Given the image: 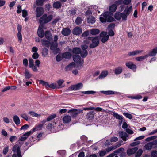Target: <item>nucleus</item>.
<instances>
[{
  "label": "nucleus",
  "mask_w": 157,
  "mask_h": 157,
  "mask_svg": "<svg viewBox=\"0 0 157 157\" xmlns=\"http://www.w3.org/2000/svg\"><path fill=\"white\" fill-rule=\"evenodd\" d=\"M72 33L74 35H79L82 33V29L80 27H76L73 29Z\"/></svg>",
  "instance_id": "14"
},
{
  "label": "nucleus",
  "mask_w": 157,
  "mask_h": 157,
  "mask_svg": "<svg viewBox=\"0 0 157 157\" xmlns=\"http://www.w3.org/2000/svg\"><path fill=\"white\" fill-rule=\"evenodd\" d=\"M12 151L14 153H17L18 157H21V154L20 148L18 145H15L13 147Z\"/></svg>",
  "instance_id": "9"
},
{
  "label": "nucleus",
  "mask_w": 157,
  "mask_h": 157,
  "mask_svg": "<svg viewBox=\"0 0 157 157\" xmlns=\"http://www.w3.org/2000/svg\"><path fill=\"white\" fill-rule=\"evenodd\" d=\"M119 136L124 141H126L127 140V137L128 136L127 134L122 131H120L118 132Z\"/></svg>",
  "instance_id": "12"
},
{
  "label": "nucleus",
  "mask_w": 157,
  "mask_h": 157,
  "mask_svg": "<svg viewBox=\"0 0 157 157\" xmlns=\"http://www.w3.org/2000/svg\"><path fill=\"white\" fill-rule=\"evenodd\" d=\"M72 56L71 54L69 52H66L62 54V57L63 58L69 59Z\"/></svg>",
  "instance_id": "28"
},
{
  "label": "nucleus",
  "mask_w": 157,
  "mask_h": 157,
  "mask_svg": "<svg viewBox=\"0 0 157 157\" xmlns=\"http://www.w3.org/2000/svg\"><path fill=\"white\" fill-rule=\"evenodd\" d=\"M52 18V15H50L47 16L46 14H45L40 17L39 21L40 23L46 24L50 22Z\"/></svg>",
  "instance_id": "3"
},
{
  "label": "nucleus",
  "mask_w": 157,
  "mask_h": 157,
  "mask_svg": "<svg viewBox=\"0 0 157 157\" xmlns=\"http://www.w3.org/2000/svg\"><path fill=\"white\" fill-rule=\"evenodd\" d=\"M111 13L107 11L105 12L103 15L100 17V20L102 23H105L106 22H111L114 21V18L111 16Z\"/></svg>",
  "instance_id": "2"
},
{
  "label": "nucleus",
  "mask_w": 157,
  "mask_h": 157,
  "mask_svg": "<svg viewBox=\"0 0 157 157\" xmlns=\"http://www.w3.org/2000/svg\"><path fill=\"white\" fill-rule=\"evenodd\" d=\"M75 63L72 62L65 67V69L67 71L71 70L75 66Z\"/></svg>",
  "instance_id": "25"
},
{
  "label": "nucleus",
  "mask_w": 157,
  "mask_h": 157,
  "mask_svg": "<svg viewBox=\"0 0 157 157\" xmlns=\"http://www.w3.org/2000/svg\"><path fill=\"white\" fill-rule=\"evenodd\" d=\"M153 146V145L151 142L146 144L144 146V147L146 150H149L152 149Z\"/></svg>",
  "instance_id": "38"
},
{
  "label": "nucleus",
  "mask_w": 157,
  "mask_h": 157,
  "mask_svg": "<svg viewBox=\"0 0 157 157\" xmlns=\"http://www.w3.org/2000/svg\"><path fill=\"white\" fill-rule=\"evenodd\" d=\"M23 81L24 83H25V84H23V85L24 86H25V85H26L27 86H28L29 84H32V82L31 81H26V79H23Z\"/></svg>",
  "instance_id": "59"
},
{
  "label": "nucleus",
  "mask_w": 157,
  "mask_h": 157,
  "mask_svg": "<svg viewBox=\"0 0 157 157\" xmlns=\"http://www.w3.org/2000/svg\"><path fill=\"white\" fill-rule=\"evenodd\" d=\"M122 68L121 67H119L115 68L114 70L115 74L116 75H118L122 73Z\"/></svg>",
  "instance_id": "31"
},
{
  "label": "nucleus",
  "mask_w": 157,
  "mask_h": 157,
  "mask_svg": "<svg viewBox=\"0 0 157 157\" xmlns=\"http://www.w3.org/2000/svg\"><path fill=\"white\" fill-rule=\"evenodd\" d=\"M137 147H135L131 149H128L127 151V154L128 155L130 156L136 152L138 150Z\"/></svg>",
  "instance_id": "16"
},
{
  "label": "nucleus",
  "mask_w": 157,
  "mask_h": 157,
  "mask_svg": "<svg viewBox=\"0 0 157 157\" xmlns=\"http://www.w3.org/2000/svg\"><path fill=\"white\" fill-rule=\"evenodd\" d=\"M46 121L45 120H43L42 122V123H42L36 126L35 127L31 130L30 131H32V133L34 132L35 131L41 130L44 125V124L43 123H45Z\"/></svg>",
  "instance_id": "10"
},
{
  "label": "nucleus",
  "mask_w": 157,
  "mask_h": 157,
  "mask_svg": "<svg viewBox=\"0 0 157 157\" xmlns=\"http://www.w3.org/2000/svg\"><path fill=\"white\" fill-rule=\"evenodd\" d=\"M100 36L102 38L101 39H108L109 35L107 33L105 32H102L100 34Z\"/></svg>",
  "instance_id": "26"
},
{
  "label": "nucleus",
  "mask_w": 157,
  "mask_h": 157,
  "mask_svg": "<svg viewBox=\"0 0 157 157\" xmlns=\"http://www.w3.org/2000/svg\"><path fill=\"white\" fill-rule=\"evenodd\" d=\"M22 16L23 17H26L28 15V12L26 10L23 9L22 10Z\"/></svg>",
  "instance_id": "56"
},
{
  "label": "nucleus",
  "mask_w": 157,
  "mask_h": 157,
  "mask_svg": "<svg viewBox=\"0 0 157 157\" xmlns=\"http://www.w3.org/2000/svg\"><path fill=\"white\" fill-rule=\"evenodd\" d=\"M71 120V117L69 115L64 116L63 118V121L64 123H68Z\"/></svg>",
  "instance_id": "23"
},
{
  "label": "nucleus",
  "mask_w": 157,
  "mask_h": 157,
  "mask_svg": "<svg viewBox=\"0 0 157 157\" xmlns=\"http://www.w3.org/2000/svg\"><path fill=\"white\" fill-rule=\"evenodd\" d=\"M157 53V48H155L153 49L149 53L148 55L150 56H155Z\"/></svg>",
  "instance_id": "34"
},
{
  "label": "nucleus",
  "mask_w": 157,
  "mask_h": 157,
  "mask_svg": "<svg viewBox=\"0 0 157 157\" xmlns=\"http://www.w3.org/2000/svg\"><path fill=\"white\" fill-rule=\"evenodd\" d=\"M89 33H90L89 30L86 31L82 34V36L83 37H87L89 35Z\"/></svg>",
  "instance_id": "57"
},
{
  "label": "nucleus",
  "mask_w": 157,
  "mask_h": 157,
  "mask_svg": "<svg viewBox=\"0 0 157 157\" xmlns=\"http://www.w3.org/2000/svg\"><path fill=\"white\" fill-rule=\"evenodd\" d=\"M132 9V6H130L128 8H126L123 12L121 13V18L123 20H127V16L129 15Z\"/></svg>",
  "instance_id": "4"
},
{
  "label": "nucleus",
  "mask_w": 157,
  "mask_h": 157,
  "mask_svg": "<svg viewBox=\"0 0 157 157\" xmlns=\"http://www.w3.org/2000/svg\"><path fill=\"white\" fill-rule=\"evenodd\" d=\"M57 40H41V42L43 45L49 47L53 51L54 54H56L59 52V49L57 48L58 44Z\"/></svg>",
  "instance_id": "1"
},
{
  "label": "nucleus",
  "mask_w": 157,
  "mask_h": 157,
  "mask_svg": "<svg viewBox=\"0 0 157 157\" xmlns=\"http://www.w3.org/2000/svg\"><path fill=\"white\" fill-rule=\"evenodd\" d=\"M91 42L90 43V48H93L97 46L99 43V40H91Z\"/></svg>",
  "instance_id": "15"
},
{
  "label": "nucleus",
  "mask_w": 157,
  "mask_h": 157,
  "mask_svg": "<svg viewBox=\"0 0 157 157\" xmlns=\"http://www.w3.org/2000/svg\"><path fill=\"white\" fill-rule=\"evenodd\" d=\"M126 65L128 68L131 69H135L136 68V66L131 62H128L126 63Z\"/></svg>",
  "instance_id": "19"
},
{
  "label": "nucleus",
  "mask_w": 157,
  "mask_h": 157,
  "mask_svg": "<svg viewBox=\"0 0 157 157\" xmlns=\"http://www.w3.org/2000/svg\"><path fill=\"white\" fill-rule=\"evenodd\" d=\"M44 36L46 39H52L53 36L51 32L49 30H47L45 32Z\"/></svg>",
  "instance_id": "18"
},
{
  "label": "nucleus",
  "mask_w": 157,
  "mask_h": 157,
  "mask_svg": "<svg viewBox=\"0 0 157 157\" xmlns=\"http://www.w3.org/2000/svg\"><path fill=\"white\" fill-rule=\"evenodd\" d=\"M151 157H157V151H152L151 154Z\"/></svg>",
  "instance_id": "64"
},
{
  "label": "nucleus",
  "mask_w": 157,
  "mask_h": 157,
  "mask_svg": "<svg viewBox=\"0 0 157 157\" xmlns=\"http://www.w3.org/2000/svg\"><path fill=\"white\" fill-rule=\"evenodd\" d=\"M94 111H90L87 113L86 116V118L90 120L94 117Z\"/></svg>",
  "instance_id": "32"
},
{
  "label": "nucleus",
  "mask_w": 157,
  "mask_h": 157,
  "mask_svg": "<svg viewBox=\"0 0 157 157\" xmlns=\"http://www.w3.org/2000/svg\"><path fill=\"white\" fill-rule=\"evenodd\" d=\"M106 151L105 150L101 151L99 152V156L101 157H102L104 156L106 154Z\"/></svg>",
  "instance_id": "62"
},
{
  "label": "nucleus",
  "mask_w": 157,
  "mask_h": 157,
  "mask_svg": "<svg viewBox=\"0 0 157 157\" xmlns=\"http://www.w3.org/2000/svg\"><path fill=\"white\" fill-rule=\"evenodd\" d=\"M45 0H36V4L38 6H42Z\"/></svg>",
  "instance_id": "43"
},
{
  "label": "nucleus",
  "mask_w": 157,
  "mask_h": 157,
  "mask_svg": "<svg viewBox=\"0 0 157 157\" xmlns=\"http://www.w3.org/2000/svg\"><path fill=\"white\" fill-rule=\"evenodd\" d=\"M28 113L30 114V115L33 117H38L40 116V115L38 114L33 111L29 112Z\"/></svg>",
  "instance_id": "46"
},
{
  "label": "nucleus",
  "mask_w": 157,
  "mask_h": 157,
  "mask_svg": "<svg viewBox=\"0 0 157 157\" xmlns=\"http://www.w3.org/2000/svg\"><path fill=\"white\" fill-rule=\"evenodd\" d=\"M82 20L81 17H78L75 21V23L77 25H79L81 24Z\"/></svg>",
  "instance_id": "49"
},
{
  "label": "nucleus",
  "mask_w": 157,
  "mask_h": 157,
  "mask_svg": "<svg viewBox=\"0 0 157 157\" xmlns=\"http://www.w3.org/2000/svg\"><path fill=\"white\" fill-rule=\"evenodd\" d=\"M39 82L40 84H41L45 86L46 88H47L48 87L49 84L48 82H45V81L42 80H40Z\"/></svg>",
  "instance_id": "51"
},
{
  "label": "nucleus",
  "mask_w": 157,
  "mask_h": 157,
  "mask_svg": "<svg viewBox=\"0 0 157 157\" xmlns=\"http://www.w3.org/2000/svg\"><path fill=\"white\" fill-rule=\"evenodd\" d=\"M37 34L38 36L40 37H43L44 35V33L43 29L40 27L38 28L37 30Z\"/></svg>",
  "instance_id": "21"
},
{
  "label": "nucleus",
  "mask_w": 157,
  "mask_h": 157,
  "mask_svg": "<svg viewBox=\"0 0 157 157\" xmlns=\"http://www.w3.org/2000/svg\"><path fill=\"white\" fill-rule=\"evenodd\" d=\"M87 21L89 23L93 24L95 22V18L93 16H90L87 18Z\"/></svg>",
  "instance_id": "33"
},
{
  "label": "nucleus",
  "mask_w": 157,
  "mask_h": 157,
  "mask_svg": "<svg viewBox=\"0 0 157 157\" xmlns=\"http://www.w3.org/2000/svg\"><path fill=\"white\" fill-rule=\"evenodd\" d=\"M48 87L50 88H51L55 89L58 88V86L56 83H52L50 84H49Z\"/></svg>",
  "instance_id": "50"
},
{
  "label": "nucleus",
  "mask_w": 157,
  "mask_h": 157,
  "mask_svg": "<svg viewBox=\"0 0 157 157\" xmlns=\"http://www.w3.org/2000/svg\"><path fill=\"white\" fill-rule=\"evenodd\" d=\"M13 120L16 124L18 125L20 124V120L19 117L17 116H14L13 117Z\"/></svg>",
  "instance_id": "37"
},
{
  "label": "nucleus",
  "mask_w": 157,
  "mask_h": 157,
  "mask_svg": "<svg viewBox=\"0 0 157 157\" xmlns=\"http://www.w3.org/2000/svg\"><path fill=\"white\" fill-rule=\"evenodd\" d=\"M113 115L115 117L116 119L121 120V121H122L123 118L122 116L118 114V113H113Z\"/></svg>",
  "instance_id": "41"
},
{
  "label": "nucleus",
  "mask_w": 157,
  "mask_h": 157,
  "mask_svg": "<svg viewBox=\"0 0 157 157\" xmlns=\"http://www.w3.org/2000/svg\"><path fill=\"white\" fill-rule=\"evenodd\" d=\"M48 50L46 48L43 49L42 51V54L43 56H46L48 54Z\"/></svg>",
  "instance_id": "61"
},
{
  "label": "nucleus",
  "mask_w": 157,
  "mask_h": 157,
  "mask_svg": "<svg viewBox=\"0 0 157 157\" xmlns=\"http://www.w3.org/2000/svg\"><path fill=\"white\" fill-rule=\"evenodd\" d=\"M142 150L141 149H139L135 154V157H140L142 154Z\"/></svg>",
  "instance_id": "48"
},
{
  "label": "nucleus",
  "mask_w": 157,
  "mask_h": 157,
  "mask_svg": "<svg viewBox=\"0 0 157 157\" xmlns=\"http://www.w3.org/2000/svg\"><path fill=\"white\" fill-rule=\"evenodd\" d=\"M108 75V72L107 71H103L98 78L100 79H102Z\"/></svg>",
  "instance_id": "29"
},
{
  "label": "nucleus",
  "mask_w": 157,
  "mask_h": 157,
  "mask_svg": "<svg viewBox=\"0 0 157 157\" xmlns=\"http://www.w3.org/2000/svg\"><path fill=\"white\" fill-rule=\"evenodd\" d=\"M36 16L37 17H40L44 13V9L41 7H37L36 10Z\"/></svg>",
  "instance_id": "7"
},
{
  "label": "nucleus",
  "mask_w": 157,
  "mask_h": 157,
  "mask_svg": "<svg viewBox=\"0 0 157 157\" xmlns=\"http://www.w3.org/2000/svg\"><path fill=\"white\" fill-rule=\"evenodd\" d=\"M142 51L143 50H135L130 52H128V55L129 56H133L141 53Z\"/></svg>",
  "instance_id": "24"
},
{
  "label": "nucleus",
  "mask_w": 157,
  "mask_h": 157,
  "mask_svg": "<svg viewBox=\"0 0 157 157\" xmlns=\"http://www.w3.org/2000/svg\"><path fill=\"white\" fill-rule=\"evenodd\" d=\"M148 56L147 55H146L144 56H141L138 57H136V59L139 61H141L144 60L145 58H147Z\"/></svg>",
  "instance_id": "40"
},
{
  "label": "nucleus",
  "mask_w": 157,
  "mask_h": 157,
  "mask_svg": "<svg viewBox=\"0 0 157 157\" xmlns=\"http://www.w3.org/2000/svg\"><path fill=\"white\" fill-rule=\"evenodd\" d=\"M157 138V136H154L147 138L146 139V140L147 141H150L151 140L156 139Z\"/></svg>",
  "instance_id": "52"
},
{
  "label": "nucleus",
  "mask_w": 157,
  "mask_h": 157,
  "mask_svg": "<svg viewBox=\"0 0 157 157\" xmlns=\"http://www.w3.org/2000/svg\"><path fill=\"white\" fill-rule=\"evenodd\" d=\"M76 10L74 9H71L68 11V16H71L75 15L76 14Z\"/></svg>",
  "instance_id": "35"
},
{
  "label": "nucleus",
  "mask_w": 157,
  "mask_h": 157,
  "mask_svg": "<svg viewBox=\"0 0 157 157\" xmlns=\"http://www.w3.org/2000/svg\"><path fill=\"white\" fill-rule=\"evenodd\" d=\"M64 82V81L63 79H60L57 81V83L58 85V88H60L64 86H62V85Z\"/></svg>",
  "instance_id": "44"
},
{
  "label": "nucleus",
  "mask_w": 157,
  "mask_h": 157,
  "mask_svg": "<svg viewBox=\"0 0 157 157\" xmlns=\"http://www.w3.org/2000/svg\"><path fill=\"white\" fill-rule=\"evenodd\" d=\"M102 93L106 95H110L113 94H114V91H102Z\"/></svg>",
  "instance_id": "53"
},
{
  "label": "nucleus",
  "mask_w": 157,
  "mask_h": 157,
  "mask_svg": "<svg viewBox=\"0 0 157 157\" xmlns=\"http://www.w3.org/2000/svg\"><path fill=\"white\" fill-rule=\"evenodd\" d=\"M81 49L78 47H75L73 48L72 50L71 49H69L68 51L69 52H72L73 53L76 54H80L81 52Z\"/></svg>",
  "instance_id": "20"
},
{
  "label": "nucleus",
  "mask_w": 157,
  "mask_h": 157,
  "mask_svg": "<svg viewBox=\"0 0 157 157\" xmlns=\"http://www.w3.org/2000/svg\"><path fill=\"white\" fill-rule=\"evenodd\" d=\"M115 19L118 20H120L121 18V13L119 12H116L114 15Z\"/></svg>",
  "instance_id": "45"
},
{
  "label": "nucleus",
  "mask_w": 157,
  "mask_h": 157,
  "mask_svg": "<svg viewBox=\"0 0 157 157\" xmlns=\"http://www.w3.org/2000/svg\"><path fill=\"white\" fill-rule=\"evenodd\" d=\"M39 55L37 52L34 53L32 56V58L34 59H36L39 57Z\"/></svg>",
  "instance_id": "63"
},
{
  "label": "nucleus",
  "mask_w": 157,
  "mask_h": 157,
  "mask_svg": "<svg viewBox=\"0 0 157 157\" xmlns=\"http://www.w3.org/2000/svg\"><path fill=\"white\" fill-rule=\"evenodd\" d=\"M24 74L25 77V79H29L32 76V74L28 69H26L25 70Z\"/></svg>",
  "instance_id": "22"
},
{
  "label": "nucleus",
  "mask_w": 157,
  "mask_h": 157,
  "mask_svg": "<svg viewBox=\"0 0 157 157\" xmlns=\"http://www.w3.org/2000/svg\"><path fill=\"white\" fill-rule=\"evenodd\" d=\"M90 34L92 35H95L98 34L99 30L97 29H93L89 30Z\"/></svg>",
  "instance_id": "36"
},
{
  "label": "nucleus",
  "mask_w": 157,
  "mask_h": 157,
  "mask_svg": "<svg viewBox=\"0 0 157 157\" xmlns=\"http://www.w3.org/2000/svg\"><path fill=\"white\" fill-rule=\"evenodd\" d=\"M80 54L82 58H85L87 56L88 52L86 50H83L82 51L81 50Z\"/></svg>",
  "instance_id": "42"
},
{
  "label": "nucleus",
  "mask_w": 157,
  "mask_h": 157,
  "mask_svg": "<svg viewBox=\"0 0 157 157\" xmlns=\"http://www.w3.org/2000/svg\"><path fill=\"white\" fill-rule=\"evenodd\" d=\"M89 40H85L84 41V43L85 44H83L81 45V48L83 50H86L88 47V46L86 44H89L90 41Z\"/></svg>",
  "instance_id": "30"
},
{
  "label": "nucleus",
  "mask_w": 157,
  "mask_h": 157,
  "mask_svg": "<svg viewBox=\"0 0 157 157\" xmlns=\"http://www.w3.org/2000/svg\"><path fill=\"white\" fill-rule=\"evenodd\" d=\"M68 113H70L72 117H75L80 113V111L77 109H70L68 111Z\"/></svg>",
  "instance_id": "8"
},
{
  "label": "nucleus",
  "mask_w": 157,
  "mask_h": 157,
  "mask_svg": "<svg viewBox=\"0 0 157 157\" xmlns=\"http://www.w3.org/2000/svg\"><path fill=\"white\" fill-rule=\"evenodd\" d=\"M73 58L74 61L77 64L78 67H80L82 66L83 60H81V57L79 55H74L73 56Z\"/></svg>",
  "instance_id": "5"
},
{
  "label": "nucleus",
  "mask_w": 157,
  "mask_h": 157,
  "mask_svg": "<svg viewBox=\"0 0 157 157\" xmlns=\"http://www.w3.org/2000/svg\"><path fill=\"white\" fill-rule=\"evenodd\" d=\"M82 84L81 83H79L76 85H71V88L72 90H76L82 88Z\"/></svg>",
  "instance_id": "13"
},
{
  "label": "nucleus",
  "mask_w": 157,
  "mask_h": 157,
  "mask_svg": "<svg viewBox=\"0 0 157 157\" xmlns=\"http://www.w3.org/2000/svg\"><path fill=\"white\" fill-rule=\"evenodd\" d=\"M123 114L127 118L129 119H131L133 117L132 116L131 114L129 113H128L123 112Z\"/></svg>",
  "instance_id": "47"
},
{
  "label": "nucleus",
  "mask_w": 157,
  "mask_h": 157,
  "mask_svg": "<svg viewBox=\"0 0 157 157\" xmlns=\"http://www.w3.org/2000/svg\"><path fill=\"white\" fill-rule=\"evenodd\" d=\"M56 115V114H54L49 116L47 118V121H50L55 118Z\"/></svg>",
  "instance_id": "55"
},
{
  "label": "nucleus",
  "mask_w": 157,
  "mask_h": 157,
  "mask_svg": "<svg viewBox=\"0 0 157 157\" xmlns=\"http://www.w3.org/2000/svg\"><path fill=\"white\" fill-rule=\"evenodd\" d=\"M17 137L15 136H11L9 138L10 141L11 142H13L15 141L17 139Z\"/></svg>",
  "instance_id": "60"
},
{
  "label": "nucleus",
  "mask_w": 157,
  "mask_h": 157,
  "mask_svg": "<svg viewBox=\"0 0 157 157\" xmlns=\"http://www.w3.org/2000/svg\"><path fill=\"white\" fill-rule=\"evenodd\" d=\"M117 7L115 4L111 5L109 7V11L112 12H115L117 9Z\"/></svg>",
  "instance_id": "39"
},
{
  "label": "nucleus",
  "mask_w": 157,
  "mask_h": 157,
  "mask_svg": "<svg viewBox=\"0 0 157 157\" xmlns=\"http://www.w3.org/2000/svg\"><path fill=\"white\" fill-rule=\"evenodd\" d=\"M123 1L122 0H118L115 2L114 3L116 6H119L123 4Z\"/></svg>",
  "instance_id": "58"
},
{
  "label": "nucleus",
  "mask_w": 157,
  "mask_h": 157,
  "mask_svg": "<svg viewBox=\"0 0 157 157\" xmlns=\"http://www.w3.org/2000/svg\"><path fill=\"white\" fill-rule=\"evenodd\" d=\"M29 67L30 68L32 67L33 65L34 64V60L31 58L29 59Z\"/></svg>",
  "instance_id": "54"
},
{
  "label": "nucleus",
  "mask_w": 157,
  "mask_h": 157,
  "mask_svg": "<svg viewBox=\"0 0 157 157\" xmlns=\"http://www.w3.org/2000/svg\"><path fill=\"white\" fill-rule=\"evenodd\" d=\"M71 32V31L69 28H65L63 29L61 31V33L63 35L66 36L69 35Z\"/></svg>",
  "instance_id": "17"
},
{
  "label": "nucleus",
  "mask_w": 157,
  "mask_h": 157,
  "mask_svg": "<svg viewBox=\"0 0 157 157\" xmlns=\"http://www.w3.org/2000/svg\"><path fill=\"white\" fill-rule=\"evenodd\" d=\"M114 152L117 154H119L120 157H126L127 156V154L125 151L124 149L122 147L114 151Z\"/></svg>",
  "instance_id": "6"
},
{
  "label": "nucleus",
  "mask_w": 157,
  "mask_h": 157,
  "mask_svg": "<svg viewBox=\"0 0 157 157\" xmlns=\"http://www.w3.org/2000/svg\"><path fill=\"white\" fill-rule=\"evenodd\" d=\"M32 133V131H30L27 132L24 134L23 135L20 136L19 139V140L21 141H23L26 140L27 138L30 136Z\"/></svg>",
  "instance_id": "11"
},
{
  "label": "nucleus",
  "mask_w": 157,
  "mask_h": 157,
  "mask_svg": "<svg viewBox=\"0 0 157 157\" xmlns=\"http://www.w3.org/2000/svg\"><path fill=\"white\" fill-rule=\"evenodd\" d=\"M62 6L61 2L59 1L54 2L53 7L54 8L59 9L61 8Z\"/></svg>",
  "instance_id": "27"
}]
</instances>
